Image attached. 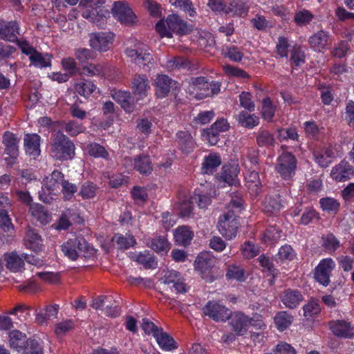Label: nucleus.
I'll return each mask as SVG.
<instances>
[{"label": "nucleus", "instance_id": "4d7b16f0", "mask_svg": "<svg viewBox=\"0 0 354 354\" xmlns=\"http://www.w3.org/2000/svg\"><path fill=\"white\" fill-rule=\"evenodd\" d=\"M323 246L329 252H334L339 247V242L332 234H328L324 238Z\"/></svg>", "mask_w": 354, "mask_h": 354}, {"label": "nucleus", "instance_id": "bb28decb", "mask_svg": "<svg viewBox=\"0 0 354 354\" xmlns=\"http://www.w3.org/2000/svg\"><path fill=\"white\" fill-rule=\"evenodd\" d=\"M176 140L183 151L189 153L194 147V141L187 131H179L176 133Z\"/></svg>", "mask_w": 354, "mask_h": 354}, {"label": "nucleus", "instance_id": "09e8293b", "mask_svg": "<svg viewBox=\"0 0 354 354\" xmlns=\"http://www.w3.org/2000/svg\"><path fill=\"white\" fill-rule=\"evenodd\" d=\"M313 15L307 10H301L297 12L294 17V21L299 26H304L313 19Z\"/></svg>", "mask_w": 354, "mask_h": 354}, {"label": "nucleus", "instance_id": "37998d69", "mask_svg": "<svg viewBox=\"0 0 354 354\" xmlns=\"http://www.w3.org/2000/svg\"><path fill=\"white\" fill-rule=\"evenodd\" d=\"M151 248L156 252L167 253L170 249V245L165 236H158L151 240Z\"/></svg>", "mask_w": 354, "mask_h": 354}, {"label": "nucleus", "instance_id": "79ce46f5", "mask_svg": "<svg viewBox=\"0 0 354 354\" xmlns=\"http://www.w3.org/2000/svg\"><path fill=\"white\" fill-rule=\"evenodd\" d=\"M293 317L286 311L278 313L274 317V323L279 330H284L292 322Z\"/></svg>", "mask_w": 354, "mask_h": 354}, {"label": "nucleus", "instance_id": "f3484780", "mask_svg": "<svg viewBox=\"0 0 354 354\" xmlns=\"http://www.w3.org/2000/svg\"><path fill=\"white\" fill-rule=\"evenodd\" d=\"M353 174L354 170L353 167L345 160H342L338 165L335 166L330 172L331 177L339 182L349 180Z\"/></svg>", "mask_w": 354, "mask_h": 354}, {"label": "nucleus", "instance_id": "aec40b11", "mask_svg": "<svg viewBox=\"0 0 354 354\" xmlns=\"http://www.w3.org/2000/svg\"><path fill=\"white\" fill-rule=\"evenodd\" d=\"M174 81L166 75H159L154 82L155 92L158 97H166L170 91Z\"/></svg>", "mask_w": 354, "mask_h": 354}, {"label": "nucleus", "instance_id": "f257e3e1", "mask_svg": "<svg viewBox=\"0 0 354 354\" xmlns=\"http://www.w3.org/2000/svg\"><path fill=\"white\" fill-rule=\"evenodd\" d=\"M75 146L74 143L63 133L54 134L50 143L51 156L56 160H72L75 156Z\"/></svg>", "mask_w": 354, "mask_h": 354}, {"label": "nucleus", "instance_id": "1a4fd4ad", "mask_svg": "<svg viewBox=\"0 0 354 354\" xmlns=\"http://www.w3.org/2000/svg\"><path fill=\"white\" fill-rule=\"evenodd\" d=\"M166 24L171 33L174 32L179 36L189 34L192 31V26L176 14L169 15Z\"/></svg>", "mask_w": 354, "mask_h": 354}, {"label": "nucleus", "instance_id": "c85d7f7f", "mask_svg": "<svg viewBox=\"0 0 354 354\" xmlns=\"http://www.w3.org/2000/svg\"><path fill=\"white\" fill-rule=\"evenodd\" d=\"M64 174L57 170L52 172L50 177L46 178V188L47 191H57L60 189L63 183H64Z\"/></svg>", "mask_w": 354, "mask_h": 354}, {"label": "nucleus", "instance_id": "7ed1b4c3", "mask_svg": "<svg viewBox=\"0 0 354 354\" xmlns=\"http://www.w3.org/2000/svg\"><path fill=\"white\" fill-rule=\"evenodd\" d=\"M218 228L219 232L227 239L230 240L236 236L238 222L234 211L227 210L220 216Z\"/></svg>", "mask_w": 354, "mask_h": 354}, {"label": "nucleus", "instance_id": "0eeeda50", "mask_svg": "<svg viewBox=\"0 0 354 354\" xmlns=\"http://www.w3.org/2000/svg\"><path fill=\"white\" fill-rule=\"evenodd\" d=\"M161 281L166 286V290L174 289L176 293H185L187 290V286L184 281V279L177 271L167 272L161 278Z\"/></svg>", "mask_w": 354, "mask_h": 354}, {"label": "nucleus", "instance_id": "f704fd0d", "mask_svg": "<svg viewBox=\"0 0 354 354\" xmlns=\"http://www.w3.org/2000/svg\"><path fill=\"white\" fill-rule=\"evenodd\" d=\"M156 339L159 346L165 351H171L177 348L174 338L163 332L162 329H160V332L156 335Z\"/></svg>", "mask_w": 354, "mask_h": 354}, {"label": "nucleus", "instance_id": "e2e57ef3", "mask_svg": "<svg viewBox=\"0 0 354 354\" xmlns=\"http://www.w3.org/2000/svg\"><path fill=\"white\" fill-rule=\"evenodd\" d=\"M116 243L118 247L121 249H127L133 246L136 243V239L131 235L120 236L116 239Z\"/></svg>", "mask_w": 354, "mask_h": 354}, {"label": "nucleus", "instance_id": "7c9ffc66", "mask_svg": "<svg viewBox=\"0 0 354 354\" xmlns=\"http://www.w3.org/2000/svg\"><path fill=\"white\" fill-rule=\"evenodd\" d=\"M26 240L29 242L30 247L33 250L37 251L41 250L43 241L37 230L29 226L27 227Z\"/></svg>", "mask_w": 354, "mask_h": 354}, {"label": "nucleus", "instance_id": "8fccbe9b", "mask_svg": "<svg viewBox=\"0 0 354 354\" xmlns=\"http://www.w3.org/2000/svg\"><path fill=\"white\" fill-rule=\"evenodd\" d=\"M29 59L30 62L37 67L44 68L50 65V57L46 58L37 51L30 55Z\"/></svg>", "mask_w": 354, "mask_h": 354}, {"label": "nucleus", "instance_id": "ddd939ff", "mask_svg": "<svg viewBox=\"0 0 354 354\" xmlns=\"http://www.w3.org/2000/svg\"><path fill=\"white\" fill-rule=\"evenodd\" d=\"M227 319L232 330L237 335H243L247 332L250 323V317L241 312L231 313Z\"/></svg>", "mask_w": 354, "mask_h": 354}, {"label": "nucleus", "instance_id": "774afa93", "mask_svg": "<svg viewBox=\"0 0 354 354\" xmlns=\"http://www.w3.org/2000/svg\"><path fill=\"white\" fill-rule=\"evenodd\" d=\"M242 252L245 258L252 259L258 254L259 250L257 249L254 244L248 241L244 243L242 248Z\"/></svg>", "mask_w": 354, "mask_h": 354}, {"label": "nucleus", "instance_id": "5701e85b", "mask_svg": "<svg viewBox=\"0 0 354 354\" xmlns=\"http://www.w3.org/2000/svg\"><path fill=\"white\" fill-rule=\"evenodd\" d=\"M194 237V232L190 227L187 225H182L177 227L174 232L175 241L183 246H187L190 244Z\"/></svg>", "mask_w": 354, "mask_h": 354}, {"label": "nucleus", "instance_id": "2f4dec72", "mask_svg": "<svg viewBox=\"0 0 354 354\" xmlns=\"http://www.w3.org/2000/svg\"><path fill=\"white\" fill-rule=\"evenodd\" d=\"M133 168L142 174H151V162L148 156H138L134 158Z\"/></svg>", "mask_w": 354, "mask_h": 354}, {"label": "nucleus", "instance_id": "2eb2a0df", "mask_svg": "<svg viewBox=\"0 0 354 354\" xmlns=\"http://www.w3.org/2000/svg\"><path fill=\"white\" fill-rule=\"evenodd\" d=\"M19 26L15 21H6L0 19V37L10 42H17L18 39Z\"/></svg>", "mask_w": 354, "mask_h": 354}, {"label": "nucleus", "instance_id": "473e14b6", "mask_svg": "<svg viewBox=\"0 0 354 354\" xmlns=\"http://www.w3.org/2000/svg\"><path fill=\"white\" fill-rule=\"evenodd\" d=\"M245 180L247 187L251 192V194H259L261 187L259 173L255 170L249 171L245 176Z\"/></svg>", "mask_w": 354, "mask_h": 354}, {"label": "nucleus", "instance_id": "cd10ccee", "mask_svg": "<svg viewBox=\"0 0 354 354\" xmlns=\"http://www.w3.org/2000/svg\"><path fill=\"white\" fill-rule=\"evenodd\" d=\"M131 259L142 265L146 269H153L157 266L154 256L149 251H145L144 252H140L138 254H134L131 257Z\"/></svg>", "mask_w": 354, "mask_h": 354}, {"label": "nucleus", "instance_id": "b1692460", "mask_svg": "<svg viewBox=\"0 0 354 354\" xmlns=\"http://www.w3.org/2000/svg\"><path fill=\"white\" fill-rule=\"evenodd\" d=\"M237 165H224L220 175L221 179L230 185H236L239 184Z\"/></svg>", "mask_w": 354, "mask_h": 354}, {"label": "nucleus", "instance_id": "dca6fc26", "mask_svg": "<svg viewBox=\"0 0 354 354\" xmlns=\"http://www.w3.org/2000/svg\"><path fill=\"white\" fill-rule=\"evenodd\" d=\"M126 55L131 59L137 65L149 66L153 62V57L148 50L144 48L131 49L127 48L125 51Z\"/></svg>", "mask_w": 354, "mask_h": 354}, {"label": "nucleus", "instance_id": "3c124183", "mask_svg": "<svg viewBox=\"0 0 354 354\" xmlns=\"http://www.w3.org/2000/svg\"><path fill=\"white\" fill-rule=\"evenodd\" d=\"M244 270L236 265H230L227 270L226 277L229 279L242 281L244 280Z\"/></svg>", "mask_w": 354, "mask_h": 354}, {"label": "nucleus", "instance_id": "052dcab7", "mask_svg": "<svg viewBox=\"0 0 354 354\" xmlns=\"http://www.w3.org/2000/svg\"><path fill=\"white\" fill-rule=\"evenodd\" d=\"M62 251L65 256L71 260H76L78 257L77 251L71 239L62 245Z\"/></svg>", "mask_w": 354, "mask_h": 354}, {"label": "nucleus", "instance_id": "6e6552de", "mask_svg": "<svg viewBox=\"0 0 354 354\" xmlns=\"http://www.w3.org/2000/svg\"><path fill=\"white\" fill-rule=\"evenodd\" d=\"M112 12L121 23L125 25L130 26L136 21V15L124 1H115Z\"/></svg>", "mask_w": 354, "mask_h": 354}, {"label": "nucleus", "instance_id": "a211bd4d", "mask_svg": "<svg viewBox=\"0 0 354 354\" xmlns=\"http://www.w3.org/2000/svg\"><path fill=\"white\" fill-rule=\"evenodd\" d=\"M281 299L286 307L292 309L299 305L304 297L299 290L288 288L282 292Z\"/></svg>", "mask_w": 354, "mask_h": 354}, {"label": "nucleus", "instance_id": "a18cd8bd", "mask_svg": "<svg viewBox=\"0 0 354 354\" xmlns=\"http://www.w3.org/2000/svg\"><path fill=\"white\" fill-rule=\"evenodd\" d=\"M22 351L24 354H44L39 342L34 339H28Z\"/></svg>", "mask_w": 354, "mask_h": 354}, {"label": "nucleus", "instance_id": "20e7f679", "mask_svg": "<svg viewBox=\"0 0 354 354\" xmlns=\"http://www.w3.org/2000/svg\"><path fill=\"white\" fill-rule=\"evenodd\" d=\"M296 167V158L291 153L284 152L277 159L276 170L283 179H290L295 175Z\"/></svg>", "mask_w": 354, "mask_h": 354}, {"label": "nucleus", "instance_id": "13d9d810", "mask_svg": "<svg viewBox=\"0 0 354 354\" xmlns=\"http://www.w3.org/2000/svg\"><path fill=\"white\" fill-rule=\"evenodd\" d=\"M304 316L313 317L320 313L321 308L319 304L315 301H309L307 304L303 307Z\"/></svg>", "mask_w": 354, "mask_h": 354}, {"label": "nucleus", "instance_id": "4be33fe9", "mask_svg": "<svg viewBox=\"0 0 354 354\" xmlns=\"http://www.w3.org/2000/svg\"><path fill=\"white\" fill-rule=\"evenodd\" d=\"M24 147L29 155L38 156L40 154V136L35 133L26 135Z\"/></svg>", "mask_w": 354, "mask_h": 354}, {"label": "nucleus", "instance_id": "a19ab883", "mask_svg": "<svg viewBox=\"0 0 354 354\" xmlns=\"http://www.w3.org/2000/svg\"><path fill=\"white\" fill-rule=\"evenodd\" d=\"M189 84L193 86V92L207 93L210 82L205 77H191Z\"/></svg>", "mask_w": 354, "mask_h": 354}, {"label": "nucleus", "instance_id": "69168bd1", "mask_svg": "<svg viewBox=\"0 0 354 354\" xmlns=\"http://www.w3.org/2000/svg\"><path fill=\"white\" fill-rule=\"evenodd\" d=\"M75 55L77 59L82 63H84L88 59L94 58V53L91 50L87 48L77 49L75 50Z\"/></svg>", "mask_w": 354, "mask_h": 354}, {"label": "nucleus", "instance_id": "f8f14e48", "mask_svg": "<svg viewBox=\"0 0 354 354\" xmlns=\"http://www.w3.org/2000/svg\"><path fill=\"white\" fill-rule=\"evenodd\" d=\"M19 138L14 133L6 131L3 136V143L6 147V152L9 155V158H6L8 164L12 165L15 163V160L19 154L18 144Z\"/></svg>", "mask_w": 354, "mask_h": 354}, {"label": "nucleus", "instance_id": "f03ea898", "mask_svg": "<svg viewBox=\"0 0 354 354\" xmlns=\"http://www.w3.org/2000/svg\"><path fill=\"white\" fill-rule=\"evenodd\" d=\"M104 3V0H81L80 5L86 8L82 16L93 23H97L100 20L104 21L106 15L109 14L108 10L101 8Z\"/></svg>", "mask_w": 354, "mask_h": 354}, {"label": "nucleus", "instance_id": "9b49d317", "mask_svg": "<svg viewBox=\"0 0 354 354\" xmlns=\"http://www.w3.org/2000/svg\"><path fill=\"white\" fill-rule=\"evenodd\" d=\"M335 267L331 259H325L320 261L315 270V279L321 284L327 286L330 282V274Z\"/></svg>", "mask_w": 354, "mask_h": 354}, {"label": "nucleus", "instance_id": "49530a36", "mask_svg": "<svg viewBox=\"0 0 354 354\" xmlns=\"http://www.w3.org/2000/svg\"><path fill=\"white\" fill-rule=\"evenodd\" d=\"M275 113V107L272 105L269 97L264 98L262 101L261 114L263 119L271 120Z\"/></svg>", "mask_w": 354, "mask_h": 354}, {"label": "nucleus", "instance_id": "680f3d73", "mask_svg": "<svg viewBox=\"0 0 354 354\" xmlns=\"http://www.w3.org/2000/svg\"><path fill=\"white\" fill-rule=\"evenodd\" d=\"M60 189L64 194L65 200H69L77 192V188L75 184L71 183L68 180H65L64 183L62 185Z\"/></svg>", "mask_w": 354, "mask_h": 354}, {"label": "nucleus", "instance_id": "39448f33", "mask_svg": "<svg viewBox=\"0 0 354 354\" xmlns=\"http://www.w3.org/2000/svg\"><path fill=\"white\" fill-rule=\"evenodd\" d=\"M202 310L205 315L216 322H225L231 315L230 309L215 301H208Z\"/></svg>", "mask_w": 354, "mask_h": 354}, {"label": "nucleus", "instance_id": "c03bdc74", "mask_svg": "<svg viewBox=\"0 0 354 354\" xmlns=\"http://www.w3.org/2000/svg\"><path fill=\"white\" fill-rule=\"evenodd\" d=\"M0 230L5 232H12L14 225L6 209L0 208Z\"/></svg>", "mask_w": 354, "mask_h": 354}, {"label": "nucleus", "instance_id": "4468645a", "mask_svg": "<svg viewBox=\"0 0 354 354\" xmlns=\"http://www.w3.org/2000/svg\"><path fill=\"white\" fill-rule=\"evenodd\" d=\"M328 326L332 333L337 337L351 338L354 335V328L351 323L344 319L330 321L328 322Z\"/></svg>", "mask_w": 354, "mask_h": 354}, {"label": "nucleus", "instance_id": "de8ad7c7", "mask_svg": "<svg viewBox=\"0 0 354 354\" xmlns=\"http://www.w3.org/2000/svg\"><path fill=\"white\" fill-rule=\"evenodd\" d=\"M320 205L324 211L330 214H336L339 208V203L330 198H322Z\"/></svg>", "mask_w": 354, "mask_h": 354}, {"label": "nucleus", "instance_id": "423d86ee", "mask_svg": "<svg viewBox=\"0 0 354 354\" xmlns=\"http://www.w3.org/2000/svg\"><path fill=\"white\" fill-rule=\"evenodd\" d=\"M114 35L110 32H93L89 35L90 46L99 52L107 51L113 44Z\"/></svg>", "mask_w": 354, "mask_h": 354}, {"label": "nucleus", "instance_id": "e433bc0d", "mask_svg": "<svg viewBox=\"0 0 354 354\" xmlns=\"http://www.w3.org/2000/svg\"><path fill=\"white\" fill-rule=\"evenodd\" d=\"M71 240L73 245H74L78 257H86L93 253V249L89 246L84 238L80 236Z\"/></svg>", "mask_w": 354, "mask_h": 354}, {"label": "nucleus", "instance_id": "c756f323", "mask_svg": "<svg viewBox=\"0 0 354 354\" xmlns=\"http://www.w3.org/2000/svg\"><path fill=\"white\" fill-rule=\"evenodd\" d=\"M27 339L26 335L19 330H13L9 333L10 346L18 351H22Z\"/></svg>", "mask_w": 354, "mask_h": 354}, {"label": "nucleus", "instance_id": "72a5a7b5", "mask_svg": "<svg viewBox=\"0 0 354 354\" xmlns=\"http://www.w3.org/2000/svg\"><path fill=\"white\" fill-rule=\"evenodd\" d=\"M281 207L280 196L279 194L268 196L263 202V209L266 213L275 214Z\"/></svg>", "mask_w": 354, "mask_h": 354}, {"label": "nucleus", "instance_id": "a878e982", "mask_svg": "<svg viewBox=\"0 0 354 354\" xmlns=\"http://www.w3.org/2000/svg\"><path fill=\"white\" fill-rule=\"evenodd\" d=\"M29 211L31 215L42 225H46L51 221L50 214L40 204L30 205Z\"/></svg>", "mask_w": 354, "mask_h": 354}, {"label": "nucleus", "instance_id": "603ef678", "mask_svg": "<svg viewBox=\"0 0 354 354\" xmlns=\"http://www.w3.org/2000/svg\"><path fill=\"white\" fill-rule=\"evenodd\" d=\"M258 261L261 267L263 268V270H267L272 275V279L270 280V283L272 284L273 279L277 274V270L274 268L272 262L270 261L268 257H266L264 254L261 255L258 258Z\"/></svg>", "mask_w": 354, "mask_h": 354}, {"label": "nucleus", "instance_id": "ea45409f", "mask_svg": "<svg viewBox=\"0 0 354 354\" xmlns=\"http://www.w3.org/2000/svg\"><path fill=\"white\" fill-rule=\"evenodd\" d=\"M95 88V85L91 81L86 80H82L75 85L76 92L85 97H88Z\"/></svg>", "mask_w": 354, "mask_h": 354}, {"label": "nucleus", "instance_id": "bf43d9fd", "mask_svg": "<svg viewBox=\"0 0 354 354\" xmlns=\"http://www.w3.org/2000/svg\"><path fill=\"white\" fill-rule=\"evenodd\" d=\"M74 327L72 320H65L55 325V333L57 335L62 336L71 330Z\"/></svg>", "mask_w": 354, "mask_h": 354}, {"label": "nucleus", "instance_id": "0e129e2a", "mask_svg": "<svg viewBox=\"0 0 354 354\" xmlns=\"http://www.w3.org/2000/svg\"><path fill=\"white\" fill-rule=\"evenodd\" d=\"M240 104L242 107L252 111L254 110V103L251 100V95L248 92H243L239 95Z\"/></svg>", "mask_w": 354, "mask_h": 354}, {"label": "nucleus", "instance_id": "412c9836", "mask_svg": "<svg viewBox=\"0 0 354 354\" xmlns=\"http://www.w3.org/2000/svg\"><path fill=\"white\" fill-rule=\"evenodd\" d=\"M6 267L12 272H21L24 267L23 254L21 256L17 252H12L4 254Z\"/></svg>", "mask_w": 354, "mask_h": 354}, {"label": "nucleus", "instance_id": "338daca9", "mask_svg": "<svg viewBox=\"0 0 354 354\" xmlns=\"http://www.w3.org/2000/svg\"><path fill=\"white\" fill-rule=\"evenodd\" d=\"M95 185L90 182L84 183L81 189L80 194L84 198H91L95 195Z\"/></svg>", "mask_w": 354, "mask_h": 354}, {"label": "nucleus", "instance_id": "6e6d98bb", "mask_svg": "<svg viewBox=\"0 0 354 354\" xmlns=\"http://www.w3.org/2000/svg\"><path fill=\"white\" fill-rule=\"evenodd\" d=\"M221 90V83L218 82H211L209 84V91L207 93H196L195 97L198 100L204 99L207 97H212L218 94Z\"/></svg>", "mask_w": 354, "mask_h": 354}, {"label": "nucleus", "instance_id": "9d476101", "mask_svg": "<svg viewBox=\"0 0 354 354\" xmlns=\"http://www.w3.org/2000/svg\"><path fill=\"white\" fill-rule=\"evenodd\" d=\"M230 125L225 119L217 120L210 128L203 131V136L211 145H215L219 140V133L229 129Z\"/></svg>", "mask_w": 354, "mask_h": 354}, {"label": "nucleus", "instance_id": "c9c22d12", "mask_svg": "<svg viewBox=\"0 0 354 354\" xmlns=\"http://www.w3.org/2000/svg\"><path fill=\"white\" fill-rule=\"evenodd\" d=\"M239 124L245 128L252 129L259 123V118L254 114H250L247 111H242L238 115Z\"/></svg>", "mask_w": 354, "mask_h": 354}, {"label": "nucleus", "instance_id": "5fc2aeb1", "mask_svg": "<svg viewBox=\"0 0 354 354\" xmlns=\"http://www.w3.org/2000/svg\"><path fill=\"white\" fill-rule=\"evenodd\" d=\"M88 152L90 156L95 158H106L108 153L105 148L97 143H92L88 146Z\"/></svg>", "mask_w": 354, "mask_h": 354}, {"label": "nucleus", "instance_id": "6ab92c4d", "mask_svg": "<svg viewBox=\"0 0 354 354\" xmlns=\"http://www.w3.org/2000/svg\"><path fill=\"white\" fill-rule=\"evenodd\" d=\"M149 81L145 75H136L131 81L132 91L135 95L143 98L149 89Z\"/></svg>", "mask_w": 354, "mask_h": 354}, {"label": "nucleus", "instance_id": "393cba45", "mask_svg": "<svg viewBox=\"0 0 354 354\" xmlns=\"http://www.w3.org/2000/svg\"><path fill=\"white\" fill-rule=\"evenodd\" d=\"M329 40L330 35L328 32L319 30L310 37L308 41L312 48L320 50L330 44Z\"/></svg>", "mask_w": 354, "mask_h": 354}, {"label": "nucleus", "instance_id": "58836bf2", "mask_svg": "<svg viewBox=\"0 0 354 354\" xmlns=\"http://www.w3.org/2000/svg\"><path fill=\"white\" fill-rule=\"evenodd\" d=\"M257 144L260 147H270L275 144V139L268 131L260 129L257 136Z\"/></svg>", "mask_w": 354, "mask_h": 354}, {"label": "nucleus", "instance_id": "4c0bfd02", "mask_svg": "<svg viewBox=\"0 0 354 354\" xmlns=\"http://www.w3.org/2000/svg\"><path fill=\"white\" fill-rule=\"evenodd\" d=\"M221 163L219 156L216 154H210L205 157L202 165V171L203 174H212L216 168Z\"/></svg>", "mask_w": 354, "mask_h": 354}, {"label": "nucleus", "instance_id": "864d4df0", "mask_svg": "<svg viewBox=\"0 0 354 354\" xmlns=\"http://www.w3.org/2000/svg\"><path fill=\"white\" fill-rule=\"evenodd\" d=\"M194 201L192 200V196L188 200H183L179 205V214L180 216H189L193 209Z\"/></svg>", "mask_w": 354, "mask_h": 354}]
</instances>
